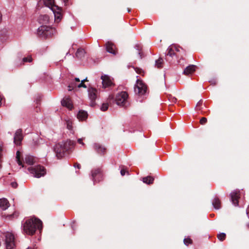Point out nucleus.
Instances as JSON below:
<instances>
[{"label":"nucleus","instance_id":"1","mask_svg":"<svg viewBox=\"0 0 249 249\" xmlns=\"http://www.w3.org/2000/svg\"><path fill=\"white\" fill-rule=\"evenodd\" d=\"M75 144V142L71 140H67L56 144L53 148L56 156L58 159L62 158L70 149L73 147Z\"/></svg>","mask_w":249,"mask_h":249},{"label":"nucleus","instance_id":"2","mask_svg":"<svg viewBox=\"0 0 249 249\" xmlns=\"http://www.w3.org/2000/svg\"><path fill=\"white\" fill-rule=\"evenodd\" d=\"M42 221L37 218H31L26 220L23 226L24 232L28 235H33L37 229L41 230Z\"/></svg>","mask_w":249,"mask_h":249},{"label":"nucleus","instance_id":"3","mask_svg":"<svg viewBox=\"0 0 249 249\" xmlns=\"http://www.w3.org/2000/svg\"><path fill=\"white\" fill-rule=\"evenodd\" d=\"M44 4L53 12L55 21L58 22L61 18V9L54 3V0H44Z\"/></svg>","mask_w":249,"mask_h":249},{"label":"nucleus","instance_id":"4","mask_svg":"<svg viewBox=\"0 0 249 249\" xmlns=\"http://www.w3.org/2000/svg\"><path fill=\"white\" fill-rule=\"evenodd\" d=\"M56 33L54 28L42 25L40 26L37 31L38 36L42 38H47L53 36Z\"/></svg>","mask_w":249,"mask_h":249},{"label":"nucleus","instance_id":"5","mask_svg":"<svg viewBox=\"0 0 249 249\" xmlns=\"http://www.w3.org/2000/svg\"><path fill=\"white\" fill-rule=\"evenodd\" d=\"M180 49L176 45H172L169 46L167 50L166 57L167 61L172 62L174 59H177L179 57V53Z\"/></svg>","mask_w":249,"mask_h":249},{"label":"nucleus","instance_id":"6","mask_svg":"<svg viewBox=\"0 0 249 249\" xmlns=\"http://www.w3.org/2000/svg\"><path fill=\"white\" fill-rule=\"evenodd\" d=\"M4 244L6 249H13L16 246V239L14 234L7 231L3 233Z\"/></svg>","mask_w":249,"mask_h":249},{"label":"nucleus","instance_id":"7","mask_svg":"<svg viewBox=\"0 0 249 249\" xmlns=\"http://www.w3.org/2000/svg\"><path fill=\"white\" fill-rule=\"evenodd\" d=\"M134 91L136 94L140 96L145 95L147 92V86L142 80L137 79L134 87Z\"/></svg>","mask_w":249,"mask_h":249},{"label":"nucleus","instance_id":"8","mask_svg":"<svg viewBox=\"0 0 249 249\" xmlns=\"http://www.w3.org/2000/svg\"><path fill=\"white\" fill-rule=\"evenodd\" d=\"M128 97V94L125 91H122L118 93L115 98L116 104L120 106L126 107Z\"/></svg>","mask_w":249,"mask_h":249},{"label":"nucleus","instance_id":"9","mask_svg":"<svg viewBox=\"0 0 249 249\" xmlns=\"http://www.w3.org/2000/svg\"><path fill=\"white\" fill-rule=\"evenodd\" d=\"M28 170L34 177L37 178L44 176L46 174L45 168L40 165L30 167L28 168Z\"/></svg>","mask_w":249,"mask_h":249},{"label":"nucleus","instance_id":"10","mask_svg":"<svg viewBox=\"0 0 249 249\" xmlns=\"http://www.w3.org/2000/svg\"><path fill=\"white\" fill-rule=\"evenodd\" d=\"M21 59V54H18L17 56V58L15 60V63L17 66H19L22 64H23L25 62H31L32 61V58L30 56H29L27 57H24Z\"/></svg>","mask_w":249,"mask_h":249},{"label":"nucleus","instance_id":"11","mask_svg":"<svg viewBox=\"0 0 249 249\" xmlns=\"http://www.w3.org/2000/svg\"><path fill=\"white\" fill-rule=\"evenodd\" d=\"M97 90L93 88H89L88 89L89 96L91 100L90 106L93 107L95 105L94 101L97 98Z\"/></svg>","mask_w":249,"mask_h":249},{"label":"nucleus","instance_id":"12","mask_svg":"<svg viewBox=\"0 0 249 249\" xmlns=\"http://www.w3.org/2000/svg\"><path fill=\"white\" fill-rule=\"evenodd\" d=\"M102 80L103 88H106L113 85V82L110 77L107 75H103L101 77Z\"/></svg>","mask_w":249,"mask_h":249},{"label":"nucleus","instance_id":"13","mask_svg":"<svg viewBox=\"0 0 249 249\" xmlns=\"http://www.w3.org/2000/svg\"><path fill=\"white\" fill-rule=\"evenodd\" d=\"M239 193V191L235 190L232 192L230 194L231 201L234 206H237L238 205V199L240 197Z\"/></svg>","mask_w":249,"mask_h":249},{"label":"nucleus","instance_id":"14","mask_svg":"<svg viewBox=\"0 0 249 249\" xmlns=\"http://www.w3.org/2000/svg\"><path fill=\"white\" fill-rule=\"evenodd\" d=\"M23 139L22 131L20 129H18L16 131L14 138V142L15 144L18 145H20Z\"/></svg>","mask_w":249,"mask_h":249},{"label":"nucleus","instance_id":"15","mask_svg":"<svg viewBox=\"0 0 249 249\" xmlns=\"http://www.w3.org/2000/svg\"><path fill=\"white\" fill-rule=\"evenodd\" d=\"M61 104L63 106L66 107L69 109L72 108V104L71 99L68 97L64 98L61 101Z\"/></svg>","mask_w":249,"mask_h":249},{"label":"nucleus","instance_id":"16","mask_svg":"<svg viewBox=\"0 0 249 249\" xmlns=\"http://www.w3.org/2000/svg\"><path fill=\"white\" fill-rule=\"evenodd\" d=\"M106 50L107 52L113 54H116V53L115 50V46L112 42H107L106 43Z\"/></svg>","mask_w":249,"mask_h":249},{"label":"nucleus","instance_id":"17","mask_svg":"<svg viewBox=\"0 0 249 249\" xmlns=\"http://www.w3.org/2000/svg\"><path fill=\"white\" fill-rule=\"evenodd\" d=\"M10 206V204L8 200L5 198L0 199V208L2 210H5Z\"/></svg>","mask_w":249,"mask_h":249},{"label":"nucleus","instance_id":"18","mask_svg":"<svg viewBox=\"0 0 249 249\" xmlns=\"http://www.w3.org/2000/svg\"><path fill=\"white\" fill-rule=\"evenodd\" d=\"M94 149L99 153L104 154L106 150V148L102 146L99 143H95L94 144Z\"/></svg>","mask_w":249,"mask_h":249},{"label":"nucleus","instance_id":"19","mask_svg":"<svg viewBox=\"0 0 249 249\" xmlns=\"http://www.w3.org/2000/svg\"><path fill=\"white\" fill-rule=\"evenodd\" d=\"M88 113L87 112L84 110H80L77 114V119L80 121H84L88 117Z\"/></svg>","mask_w":249,"mask_h":249},{"label":"nucleus","instance_id":"20","mask_svg":"<svg viewBox=\"0 0 249 249\" xmlns=\"http://www.w3.org/2000/svg\"><path fill=\"white\" fill-rule=\"evenodd\" d=\"M196 67V66L194 65H189V66L187 67L184 70L183 73L185 75H189L191 74L195 71Z\"/></svg>","mask_w":249,"mask_h":249},{"label":"nucleus","instance_id":"21","mask_svg":"<svg viewBox=\"0 0 249 249\" xmlns=\"http://www.w3.org/2000/svg\"><path fill=\"white\" fill-rule=\"evenodd\" d=\"M96 177H101V171L99 169H97L92 171V180L94 182L96 181Z\"/></svg>","mask_w":249,"mask_h":249},{"label":"nucleus","instance_id":"22","mask_svg":"<svg viewBox=\"0 0 249 249\" xmlns=\"http://www.w3.org/2000/svg\"><path fill=\"white\" fill-rule=\"evenodd\" d=\"M25 161L27 164L29 165L33 164L35 161V158L32 156L26 155L25 157Z\"/></svg>","mask_w":249,"mask_h":249},{"label":"nucleus","instance_id":"23","mask_svg":"<svg viewBox=\"0 0 249 249\" xmlns=\"http://www.w3.org/2000/svg\"><path fill=\"white\" fill-rule=\"evenodd\" d=\"M213 205L215 209H219L221 207L220 201L218 198H215L213 201Z\"/></svg>","mask_w":249,"mask_h":249},{"label":"nucleus","instance_id":"24","mask_svg":"<svg viewBox=\"0 0 249 249\" xmlns=\"http://www.w3.org/2000/svg\"><path fill=\"white\" fill-rule=\"evenodd\" d=\"M85 54V51L83 49H79L76 53V56L80 59H81Z\"/></svg>","mask_w":249,"mask_h":249},{"label":"nucleus","instance_id":"25","mask_svg":"<svg viewBox=\"0 0 249 249\" xmlns=\"http://www.w3.org/2000/svg\"><path fill=\"white\" fill-rule=\"evenodd\" d=\"M153 180H154V178L150 176L144 177V178H142L143 182L144 183L148 184L152 183L153 182Z\"/></svg>","mask_w":249,"mask_h":249},{"label":"nucleus","instance_id":"26","mask_svg":"<svg viewBox=\"0 0 249 249\" xmlns=\"http://www.w3.org/2000/svg\"><path fill=\"white\" fill-rule=\"evenodd\" d=\"M135 49L137 51V53H138L139 58L142 59V52L141 51V50H142V47H141V46L140 45H139V44H136L135 46Z\"/></svg>","mask_w":249,"mask_h":249},{"label":"nucleus","instance_id":"27","mask_svg":"<svg viewBox=\"0 0 249 249\" xmlns=\"http://www.w3.org/2000/svg\"><path fill=\"white\" fill-rule=\"evenodd\" d=\"M77 85L76 82L74 81H72L71 82L70 84L68 86V90L69 91H71L72 89H74L75 88H77Z\"/></svg>","mask_w":249,"mask_h":249},{"label":"nucleus","instance_id":"28","mask_svg":"<svg viewBox=\"0 0 249 249\" xmlns=\"http://www.w3.org/2000/svg\"><path fill=\"white\" fill-rule=\"evenodd\" d=\"M163 60L161 58H159L155 61V66L158 68L162 67Z\"/></svg>","mask_w":249,"mask_h":249},{"label":"nucleus","instance_id":"29","mask_svg":"<svg viewBox=\"0 0 249 249\" xmlns=\"http://www.w3.org/2000/svg\"><path fill=\"white\" fill-rule=\"evenodd\" d=\"M39 20L41 22L42 21V23H47L49 20V18L47 15H41L40 16Z\"/></svg>","mask_w":249,"mask_h":249},{"label":"nucleus","instance_id":"30","mask_svg":"<svg viewBox=\"0 0 249 249\" xmlns=\"http://www.w3.org/2000/svg\"><path fill=\"white\" fill-rule=\"evenodd\" d=\"M66 124L67 127L69 130H72V121L69 119L66 120Z\"/></svg>","mask_w":249,"mask_h":249},{"label":"nucleus","instance_id":"31","mask_svg":"<svg viewBox=\"0 0 249 249\" xmlns=\"http://www.w3.org/2000/svg\"><path fill=\"white\" fill-rule=\"evenodd\" d=\"M20 153L19 151L17 152L16 154V160L19 165H22V162L20 160Z\"/></svg>","mask_w":249,"mask_h":249},{"label":"nucleus","instance_id":"32","mask_svg":"<svg viewBox=\"0 0 249 249\" xmlns=\"http://www.w3.org/2000/svg\"><path fill=\"white\" fill-rule=\"evenodd\" d=\"M218 239L220 241H223L226 238V234L225 233H220L217 235Z\"/></svg>","mask_w":249,"mask_h":249},{"label":"nucleus","instance_id":"33","mask_svg":"<svg viewBox=\"0 0 249 249\" xmlns=\"http://www.w3.org/2000/svg\"><path fill=\"white\" fill-rule=\"evenodd\" d=\"M192 240L190 238H184V243L186 245H188L189 244H192Z\"/></svg>","mask_w":249,"mask_h":249},{"label":"nucleus","instance_id":"34","mask_svg":"<svg viewBox=\"0 0 249 249\" xmlns=\"http://www.w3.org/2000/svg\"><path fill=\"white\" fill-rule=\"evenodd\" d=\"M108 107V106L107 104H103L101 107V109L102 111H105L107 109Z\"/></svg>","mask_w":249,"mask_h":249},{"label":"nucleus","instance_id":"35","mask_svg":"<svg viewBox=\"0 0 249 249\" xmlns=\"http://www.w3.org/2000/svg\"><path fill=\"white\" fill-rule=\"evenodd\" d=\"M207 121V120L206 118L205 117H203L200 120V123L201 124H205L206 123Z\"/></svg>","mask_w":249,"mask_h":249},{"label":"nucleus","instance_id":"36","mask_svg":"<svg viewBox=\"0 0 249 249\" xmlns=\"http://www.w3.org/2000/svg\"><path fill=\"white\" fill-rule=\"evenodd\" d=\"M18 214L16 213H13V214H9V215H8L7 216H8L9 217V218H11L12 217H17L18 216Z\"/></svg>","mask_w":249,"mask_h":249},{"label":"nucleus","instance_id":"37","mask_svg":"<svg viewBox=\"0 0 249 249\" xmlns=\"http://www.w3.org/2000/svg\"><path fill=\"white\" fill-rule=\"evenodd\" d=\"M2 148L0 146V168L1 167V156H2Z\"/></svg>","mask_w":249,"mask_h":249},{"label":"nucleus","instance_id":"38","mask_svg":"<svg viewBox=\"0 0 249 249\" xmlns=\"http://www.w3.org/2000/svg\"><path fill=\"white\" fill-rule=\"evenodd\" d=\"M82 141H83V139L80 138V139H78L77 142L79 144H81L84 145V143L82 142Z\"/></svg>","mask_w":249,"mask_h":249},{"label":"nucleus","instance_id":"39","mask_svg":"<svg viewBox=\"0 0 249 249\" xmlns=\"http://www.w3.org/2000/svg\"><path fill=\"white\" fill-rule=\"evenodd\" d=\"M11 186L13 187V188H16L17 186H18V184L17 183V182H13L11 183Z\"/></svg>","mask_w":249,"mask_h":249},{"label":"nucleus","instance_id":"40","mask_svg":"<svg viewBox=\"0 0 249 249\" xmlns=\"http://www.w3.org/2000/svg\"><path fill=\"white\" fill-rule=\"evenodd\" d=\"M74 167L77 168L78 169H80V167H81L80 164L78 163H75L74 165Z\"/></svg>","mask_w":249,"mask_h":249},{"label":"nucleus","instance_id":"41","mask_svg":"<svg viewBox=\"0 0 249 249\" xmlns=\"http://www.w3.org/2000/svg\"><path fill=\"white\" fill-rule=\"evenodd\" d=\"M126 172V171L124 169H122L121 170V175L123 176H124L125 175Z\"/></svg>","mask_w":249,"mask_h":249},{"label":"nucleus","instance_id":"42","mask_svg":"<svg viewBox=\"0 0 249 249\" xmlns=\"http://www.w3.org/2000/svg\"><path fill=\"white\" fill-rule=\"evenodd\" d=\"M84 83V82H82V81L81 80V83L77 85V88H82V86L83 84Z\"/></svg>","mask_w":249,"mask_h":249},{"label":"nucleus","instance_id":"43","mask_svg":"<svg viewBox=\"0 0 249 249\" xmlns=\"http://www.w3.org/2000/svg\"><path fill=\"white\" fill-rule=\"evenodd\" d=\"M136 72H137L138 73L141 74L142 70H140V69H137V70H136Z\"/></svg>","mask_w":249,"mask_h":249},{"label":"nucleus","instance_id":"44","mask_svg":"<svg viewBox=\"0 0 249 249\" xmlns=\"http://www.w3.org/2000/svg\"><path fill=\"white\" fill-rule=\"evenodd\" d=\"M76 82H79L80 81V79L78 78H75L73 80Z\"/></svg>","mask_w":249,"mask_h":249},{"label":"nucleus","instance_id":"45","mask_svg":"<svg viewBox=\"0 0 249 249\" xmlns=\"http://www.w3.org/2000/svg\"><path fill=\"white\" fill-rule=\"evenodd\" d=\"M247 214L249 218V209L247 210Z\"/></svg>","mask_w":249,"mask_h":249},{"label":"nucleus","instance_id":"46","mask_svg":"<svg viewBox=\"0 0 249 249\" xmlns=\"http://www.w3.org/2000/svg\"><path fill=\"white\" fill-rule=\"evenodd\" d=\"M82 88H87V86L84 84V83L83 84V85L82 86Z\"/></svg>","mask_w":249,"mask_h":249},{"label":"nucleus","instance_id":"47","mask_svg":"<svg viewBox=\"0 0 249 249\" xmlns=\"http://www.w3.org/2000/svg\"><path fill=\"white\" fill-rule=\"evenodd\" d=\"M109 98L110 99H113V95H109Z\"/></svg>","mask_w":249,"mask_h":249},{"label":"nucleus","instance_id":"48","mask_svg":"<svg viewBox=\"0 0 249 249\" xmlns=\"http://www.w3.org/2000/svg\"><path fill=\"white\" fill-rule=\"evenodd\" d=\"M82 82H85V81H88L87 78H86L85 79L82 80Z\"/></svg>","mask_w":249,"mask_h":249},{"label":"nucleus","instance_id":"49","mask_svg":"<svg viewBox=\"0 0 249 249\" xmlns=\"http://www.w3.org/2000/svg\"><path fill=\"white\" fill-rule=\"evenodd\" d=\"M177 99L176 98H173V102H175Z\"/></svg>","mask_w":249,"mask_h":249},{"label":"nucleus","instance_id":"50","mask_svg":"<svg viewBox=\"0 0 249 249\" xmlns=\"http://www.w3.org/2000/svg\"><path fill=\"white\" fill-rule=\"evenodd\" d=\"M200 104V102L197 103L196 107H197Z\"/></svg>","mask_w":249,"mask_h":249}]
</instances>
